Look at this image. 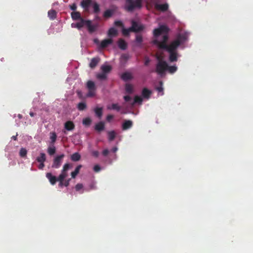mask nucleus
Returning <instances> with one entry per match:
<instances>
[{
  "mask_svg": "<svg viewBox=\"0 0 253 253\" xmlns=\"http://www.w3.org/2000/svg\"><path fill=\"white\" fill-rule=\"evenodd\" d=\"M168 36L165 35L163 36L162 41L155 40L153 43L157 45L160 49L166 50L169 53V61L170 62H176L179 56L177 49L181 42L185 40V36L179 34L176 40L170 42L169 44H167Z\"/></svg>",
  "mask_w": 253,
  "mask_h": 253,
  "instance_id": "1",
  "label": "nucleus"
},
{
  "mask_svg": "<svg viewBox=\"0 0 253 253\" xmlns=\"http://www.w3.org/2000/svg\"><path fill=\"white\" fill-rule=\"evenodd\" d=\"M137 2L135 0H126L125 9L128 12H132L136 9H140L142 5H137Z\"/></svg>",
  "mask_w": 253,
  "mask_h": 253,
  "instance_id": "2",
  "label": "nucleus"
},
{
  "mask_svg": "<svg viewBox=\"0 0 253 253\" xmlns=\"http://www.w3.org/2000/svg\"><path fill=\"white\" fill-rule=\"evenodd\" d=\"M159 62L156 65V72L159 75H162L167 70L168 65L165 61L160 59V57H157Z\"/></svg>",
  "mask_w": 253,
  "mask_h": 253,
  "instance_id": "3",
  "label": "nucleus"
},
{
  "mask_svg": "<svg viewBox=\"0 0 253 253\" xmlns=\"http://www.w3.org/2000/svg\"><path fill=\"white\" fill-rule=\"evenodd\" d=\"M86 87L88 90L86 95L87 97H91L95 95L96 87L94 83L92 81H88L86 83Z\"/></svg>",
  "mask_w": 253,
  "mask_h": 253,
  "instance_id": "4",
  "label": "nucleus"
},
{
  "mask_svg": "<svg viewBox=\"0 0 253 253\" xmlns=\"http://www.w3.org/2000/svg\"><path fill=\"white\" fill-rule=\"evenodd\" d=\"M131 26L130 27V30L132 32L138 33L142 31L145 27L143 25L139 23L138 22L132 20L131 21Z\"/></svg>",
  "mask_w": 253,
  "mask_h": 253,
  "instance_id": "5",
  "label": "nucleus"
},
{
  "mask_svg": "<svg viewBox=\"0 0 253 253\" xmlns=\"http://www.w3.org/2000/svg\"><path fill=\"white\" fill-rule=\"evenodd\" d=\"M169 29L165 25H161L158 28L155 29L153 31L154 36L156 38L162 34H166L168 32Z\"/></svg>",
  "mask_w": 253,
  "mask_h": 253,
  "instance_id": "6",
  "label": "nucleus"
},
{
  "mask_svg": "<svg viewBox=\"0 0 253 253\" xmlns=\"http://www.w3.org/2000/svg\"><path fill=\"white\" fill-rule=\"evenodd\" d=\"M65 157V155L62 154L61 155L57 156L53 160L52 168L55 169H58L61 165L62 160Z\"/></svg>",
  "mask_w": 253,
  "mask_h": 253,
  "instance_id": "7",
  "label": "nucleus"
},
{
  "mask_svg": "<svg viewBox=\"0 0 253 253\" xmlns=\"http://www.w3.org/2000/svg\"><path fill=\"white\" fill-rule=\"evenodd\" d=\"M72 166L70 164L66 163L64 164L61 170V172L58 177H59V179H64L68 176V170Z\"/></svg>",
  "mask_w": 253,
  "mask_h": 253,
  "instance_id": "8",
  "label": "nucleus"
},
{
  "mask_svg": "<svg viewBox=\"0 0 253 253\" xmlns=\"http://www.w3.org/2000/svg\"><path fill=\"white\" fill-rule=\"evenodd\" d=\"M113 42V40L111 38L105 39L101 41L99 45V47L101 49H104L112 44Z\"/></svg>",
  "mask_w": 253,
  "mask_h": 253,
  "instance_id": "9",
  "label": "nucleus"
},
{
  "mask_svg": "<svg viewBox=\"0 0 253 253\" xmlns=\"http://www.w3.org/2000/svg\"><path fill=\"white\" fill-rule=\"evenodd\" d=\"M80 21L77 23H72L71 25L72 27L77 28L78 29H80L83 27L84 25L86 26L87 20H84L83 18L79 20Z\"/></svg>",
  "mask_w": 253,
  "mask_h": 253,
  "instance_id": "10",
  "label": "nucleus"
},
{
  "mask_svg": "<svg viewBox=\"0 0 253 253\" xmlns=\"http://www.w3.org/2000/svg\"><path fill=\"white\" fill-rule=\"evenodd\" d=\"M92 3V0H83L81 2V6L86 11H88L90 5Z\"/></svg>",
  "mask_w": 253,
  "mask_h": 253,
  "instance_id": "11",
  "label": "nucleus"
},
{
  "mask_svg": "<svg viewBox=\"0 0 253 253\" xmlns=\"http://www.w3.org/2000/svg\"><path fill=\"white\" fill-rule=\"evenodd\" d=\"M87 24H86V27L87 28L88 31L90 33H92L94 32L98 27V25L97 24L95 25H92L91 24V21L89 20H87Z\"/></svg>",
  "mask_w": 253,
  "mask_h": 253,
  "instance_id": "12",
  "label": "nucleus"
},
{
  "mask_svg": "<svg viewBox=\"0 0 253 253\" xmlns=\"http://www.w3.org/2000/svg\"><path fill=\"white\" fill-rule=\"evenodd\" d=\"M46 177L48 179L50 183L52 185H55L57 181L58 177L53 175L50 172L46 173Z\"/></svg>",
  "mask_w": 253,
  "mask_h": 253,
  "instance_id": "13",
  "label": "nucleus"
},
{
  "mask_svg": "<svg viewBox=\"0 0 253 253\" xmlns=\"http://www.w3.org/2000/svg\"><path fill=\"white\" fill-rule=\"evenodd\" d=\"M155 8L161 11L165 12L169 8V5L168 3L164 4H158L156 3L155 4Z\"/></svg>",
  "mask_w": 253,
  "mask_h": 253,
  "instance_id": "14",
  "label": "nucleus"
},
{
  "mask_svg": "<svg viewBox=\"0 0 253 253\" xmlns=\"http://www.w3.org/2000/svg\"><path fill=\"white\" fill-rule=\"evenodd\" d=\"M75 126L72 121H68L64 124V128L68 131H71L75 129Z\"/></svg>",
  "mask_w": 253,
  "mask_h": 253,
  "instance_id": "15",
  "label": "nucleus"
},
{
  "mask_svg": "<svg viewBox=\"0 0 253 253\" xmlns=\"http://www.w3.org/2000/svg\"><path fill=\"white\" fill-rule=\"evenodd\" d=\"M133 125V123L130 120H125L122 124V129L124 130L130 128Z\"/></svg>",
  "mask_w": 253,
  "mask_h": 253,
  "instance_id": "16",
  "label": "nucleus"
},
{
  "mask_svg": "<svg viewBox=\"0 0 253 253\" xmlns=\"http://www.w3.org/2000/svg\"><path fill=\"white\" fill-rule=\"evenodd\" d=\"M152 94V91L147 88H144L142 90V96L143 98L149 99Z\"/></svg>",
  "mask_w": 253,
  "mask_h": 253,
  "instance_id": "17",
  "label": "nucleus"
},
{
  "mask_svg": "<svg viewBox=\"0 0 253 253\" xmlns=\"http://www.w3.org/2000/svg\"><path fill=\"white\" fill-rule=\"evenodd\" d=\"M100 58L98 57L92 58L89 63V67L92 69L94 68L98 64Z\"/></svg>",
  "mask_w": 253,
  "mask_h": 253,
  "instance_id": "18",
  "label": "nucleus"
},
{
  "mask_svg": "<svg viewBox=\"0 0 253 253\" xmlns=\"http://www.w3.org/2000/svg\"><path fill=\"white\" fill-rule=\"evenodd\" d=\"M118 44L119 47L122 50H125L127 48V43L122 39L118 40Z\"/></svg>",
  "mask_w": 253,
  "mask_h": 253,
  "instance_id": "19",
  "label": "nucleus"
},
{
  "mask_svg": "<svg viewBox=\"0 0 253 253\" xmlns=\"http://www.w3.org/2000/svg\"><path fill=\"white\" fill-rule=\"evenodd\" d=\"M121 78L124 81H127L131 80L133 77L130 73L125 72L122 74Z\"/></svg>",
  "mask_w": 253,
  "mask_h": 253,
  "instance_id": "20",
  "label": "nucleus"
},
{
  "mask_svg": "<svg viewBox=\"0 0 253 253\" xmlns=\"http://www.w3.org/2000/svg\"><path fill=\"white\" fill-rule=\"evenodd\" d=\"M118 35V31L114 28L112 27L109 29L108 32V36L110 38L115 37Z\"/></svg>",
  "mask_w": 253,
  "mask_h": 253,
  "instance_id": "21",
  "label": "nucleus"
},
{
  "mask_svg": "<svg viewBox=\"0 0 253 253\" xmlns=\"http://www.w3.org/2000/svg\"><path fill=\"white\" fill-rule=\"evenodd\" d=\"M101 70L102 72L107 75L112 70V67L110 65H103L101 67Z\"/></svg>",
  "mask_w": 253,
  "mask_h": 253,
  "instance_id": "22",
  "label": "nucleus"
},
{
  "mask_svg": "<svg viewBox=\"0 0 253 253\" xmlns=\"http://www.w3.org/2000/svg\"><path fill=\"white\" fill-rule=\"evenodd\" d=\"M105 124L103 122H100L95 126V129L98 131H101L104 129Z\"/></svg>",
  "mask_w": 253,
  "mask_h": 253,
  "instance_id": "23",
  "label": "nucleus"
},
{
  "mask_svg": "<svg viewBox=\"0 0 253 253\" xmlns=\"http://www.w3.org/2000/svg\"><path fill=\"white\" fill-rule=\"evenodd\" d=\"M71 17L74 20H80L83 18L81 17V13L78 11H74L71 13Z\"/></svg>",
  "mask_w": 253,
  "mask_h": 253,
  "instance_id": "24",
  "label": "nucleus"
},
{
  "mask_svg": "<svg viewBox=\"0 0 253 253\" xmlns=\"http://www.w3.org/2000/svg\"><path fill=\"white\" fill-rule=\"evenodd\" d=\"M94 111L96 116L100 119L103 114V108L102 107H96L94 109Z\"/></svg>",
  "mask_w": 253,
  "mask_h": 253,
  "instance_id": "25",
  "label": "nucleus"
},
{
  "mask_svg": "<svg viewBox=\"0 0 253 253\" xmlns=\"http://www.w3.org/2000/svg\"><path fill=\"white\" fill-rule=\"evenodd\" d=\"M82 165H80L79 166H78L75 170L74 171H72L71 172V176H72V178H75L76 176L77 175V174L79 173L80 172V169H81L82 168Z\"/></svg>",
  "mask_w": 253,
  "mask_h": 253,
  "instance_id": "26",
  "label": "nucleus"
},
{
  "mask_svg": "<svg viewBox=\"0 0 253 253\" xmlns=\"http://www.w3.org/2000/svg\"><path fill=\"white\" fill-rule=\"evenodd\" d=\"M142 102V98L139 96H135L134 97V100L130 103L131 105H134L135 103L141 104Z\"/></svg>",
  "mask_w": 253,
  "mask_h": 253,
  "instance_id": "27",
  "label": "nucleus"
},
{
  "mask_svg": "<svg viewBox=\"0 0 253 253\" xmlns=\"http://www.w3.org/2000/svg\"><path fill=\"white\" fill-rule=\"evenodd\" d=\"M81 155L79 153H75L71 156V159L74 162H77L80 160Z\"/></svg>",
  "mask_w": 253,
  "mask_h": 253,
  "instance_id": "28",
  "label": "nucleus"
},
{
  "mask_svg": "<svg viewBox=\"0 0 253 253\" xmlns=\"http://www.w3.org/2000/svg\"><path fill=\"white\" fill-rule=\"evenodd\" d=\"M143 42V38L141 35H136L135 42L137 43L138 46H140Z\"/></svg>",
  "mask_w": 253,
  "mask_h": 253,
  "instance_id": "29",
  "label": "nucleus"
},
{
  "mask_svg": "<svg viewBox=\"0 0 253 253\" xmlns=\"http://www.w3.org/2000/svg\"><path fill=\"white\" fill-rule=\"evenodd\" d=\"M48 16L50 19L53 20L56 17V12L53 9L50 10L48 12Z\"/></svg>",
  "mask_w": 253,
  "mask_h": 253,
  "instance_id": "30",
  "label": "nucleus"
},
{
  "mask_svg": "<svg viewBox=\"0 0 253 253\" xmlns=\"http://www.w3.org/2000/svg\"><path fill=\"white\" fill-rule=\"evenodd\" d=\"M113 13V10L111 9H107L104 12L103 16L106 18H110L112 16Z\"/></svg>",
  "mask_w": 253,
  "mask_h": 253,
  "instance_id": "31",
  "label": "nucleus"
},
{
  "mask_svg": "<svg viewBox=\"0 0 253 253\" xmlns=\"http://www.w3.org/2000/svg\"><path fill=\"white\" fill-rule=\"evenodd\" d=\"M92 6L93 8V12L95 14H97L100 12V7L99 4L96 2H93L92 3Z\"/></svg>",
  "mask_w": 253,
  "mask_h": 253,
  "instance_id": "32",
  "label": "nucleus"
},
{
  "mask_svg": "<svg viewBox=\"0 0 253 253\" xmlns=\"http://www.w3.org/2000/svg\"><path fill=\"white\" fill-rule=\"evenodd\" d=\"M108 135L109 140L112 141L115 139L116 134L115 131L112 130L108 132Z\"/></svg>",
  "mask_w": 253,
  "mask_h": 253,
  "instance_id": "33",
  "label": "nucleus"
},
{
  "mask_svg": "<svg viewBox=\"0 0 253 253\" xmlns=\"http://www.w3.org/2000/svg\"><path fill=\"white\" fill-rule=\"evenodd\" d=\"M46 160V156L45 154L43 153H41L40 154V156L39 157H38L36 159V160L38 162H44V161Z\"/></svg>",
  "mask_w": 253,
  "mask_h": 253,
  "instance_id": "34",
  "label": "nucleus"
},
{
  "mask_svg": "<svg viewBox=\"0 0 253 253\" xmlns=\"http://www.w3.org/2000/svg\"><path fill=\"white\" fill-rule=\"evenodd\" d=\"M96 78L101 80H105L107 78V75L102 72L100 73H98L96 75Z\"/></svg>",
  "mask_w": 253,
  "mask_h": 253,
  "instance_id": "35",
  "label": "nucleus"
},
{
  "mask_svg": "<svg viewBox=\"0 0 253 253\" xmlns=\"http://www.w3.org/2000/svg\"><path fill=\"white\" fill-rule=\"evenodd\" d=\"M77 108L80 111H83L86 108V104L85 102H80L78 104Z\"/></svg>",
  "mask_w": 253,
  "mask_h": 253,
  "instance_id": "36",
  "label": "nucleus"
},
{
  "mask_svg": "<svg viewBox=\"0 0 253 253\" xmlns=\"http://www.w3.org/2000/svg\"><path fill=\"white\" fill-rule=\"evenodd\" d=\"M50 139L51 140V143L54 144L57 139V135L55 132H50Z\"/></svg>",
  "mask_w": 253,
  "mask_h": 253,
  "instance_id": "37",
  "label": "nucleus"
},
{
  "mask_svg": "<svg viewBox=\"0 0 253 253\" xmlns=\"http://www.w3.org/2000/svg\"><path fill=\"white\" fill-rule=\"evenodd\" d=\"M126 91L128 93H131L133 92V86L131 84H126L125 86Z\"/></svg>",
  "mask_w": 253,
  "mask_h": 253,
  "instance_id": "38",
  "label": "nucleus"
},
{
  "mask_svg": "<svg viewBox=\"0 0 253 253\" xmlns=\"http://www.w3.org/2000/svg\"><path fill=\"white\" fill-rule=\"evenodd\" d=\"M107 108L108 109H113L118 111H119L121 109V107L118 105V104L115 103L112 104L111 107L108 106Z\"/></svg>",
  "mask_w": 253,
  "mask_h": 253,
  "instance_id": "39",
  "label": "nucleus"
},
{
  "mask_svg": "<svg viewBox=\"0 0 253 253\" xmlns=\"http://www.w3.org/2000/svg\"><path fill=\"white\" fill-rule=\"evenodd\" d=\"M177 68L176 66H171L168 67L167 70L170 74H173L177 71Z\"/></svg>",
  "mask_w": 253,
  "mask_h": 253,
  "instance_id": "40",
  "label": "nucleus"
},
{
  "mask_svg": "<svg viewBox=\"0 0 253 253\" xmlns=\"http://www.w3.org/2000/svg\"><path fill=\"white\" fill-rule=\"evenodd\" d=\"M27 153V151L25 148H22L20 150L19 155L21 157L24 158L26 156Z\"/></svg>",
  "mask_w": 253,
  "mask_h": 253,
  "instance_id": "41",
  "label": "nucleus"
},
{
  "mask_svg": "<svg viewBox=\"0 0 253 253\" xmlns=\"http://www.w3.org/2000/svg\"><path fill=\"white\" fill-rule=\"evenodd\" d=\"M130 32H132L130 30V27L128 29L123 28L122 29V33L125 36H128Z\"/></svg>",
  "mask_w": 253,
  "mask_h": 253,
  "instance_id": "42",
  "label": "nucleus"
},
{
  "mask_svg": "<svg viewBox=\"0 0 253 253\" xmlns=\"http://www.w3.org/2000/svg\"><path fill=\"white\" fill-rule=\"evenodd\" d=\"M91 120L89 118H86L83 120V123L85 126H89L91 124Z\"/></svg>",
  "mask_w": 253,
  "mask_h": 253,
  "instance_id": "43",
  "label": "nucleus"
},
{
  "mask_svg": "<svg viewBox=\"0 0 253 253\" xmlns=\"http://www.w3.org/2000/svg\"><path fill=\"white\" fill-rule=\"evenodd\" d=\"M55 148L54 147H49L47 150V152L50 155H52L55 153Z\"/></svg>",
  "mask_w": 253,
  "mask_h": 253,
  "instance_id": "44",
  "label": "nucleus"
},
{
  "mask_svg": "<svg viewBox=\"0 0 253 253\" xmlns=\"http://www.w3.org/2000/svg\"><path fill=\"white\" fill-rule=\"evenodd\" d=\"M124 99L126 102H129L130 104L131 102L133 101L131 97L129 95H126L124 97Z\"/></svg>",
  "mask_w": 253,
  "mask_h": 253,
  "instance_id": "45",
  "label": "nucleus"
},
{
  "mask_svg": "<svg viewBox=\"0 0 253 253\" xmlns=\"http://www.w3.org/2000/svg\"><path fill=\"white\" fill-rule=\"evenodd\" d=\"M114 25L116 26L124 27L123 23L120 20L115 21L114 22Z\"/></svg>",
  "mask_w": 253,
  "mask_h": 253,
  "instance_id": "46",
  "label": "nucleus"
},
{
  "mask_svg": "<svg viewBox=\"0 0 253 253\" xmlns=\"http://www.w3.org/2000/svg\"><path fill=\"white\" fill-rule=\"evenodd\" d=\"M159 83H160V86H158V87H156V90L159 92H163V87H162L163 83H162V81H160Z\"/></svg>",
  "mask_w": 253,
  "mask_h": 253,
  "instance_id": "47",
  "label": "nucleus"
},
{
  "mask_svg": "<svg viewBox=\"0 0 253 253\" xmlns=\"http://www.w3.org/2000/svg\"><path fill=\"white\" fill-rule=\"evenodd\" d=\"M83 188V185L82 184L78 183L75 186L76 190L78 191H80Z\"/></svg>",
  "mask_w": 253,
  "mask_h": 253,
  "instance_id": "48",
  "label": "nucleus"
},
{
  "mask_svg": "<svg viewBox=\"0 0 253 253\" xmlns=\"http://www.w3.org/2000/svg\"><path fill=\"white\" fill-rule=\"evenodd\" d=\"M64 179H59V177H58L57 181H59L58 185L59 187H62L63 186H64Z\"/></svg>",
  "mask_w": 253,
  "mask_h": 253,
  "instance_id": "49",
  "label": "nucleus"
},
{
  "mask_svg": "<svg viewBox=\"0 0 253 253\" xmlns=\"http://www.w3.org/2000/svg\"><path fill=\"white\" fill-rule=\"evenodd\" d=\"M93 170L95 172H99L100 170V167L98 165L94 166Z\"/></svg>",
  "mask_w": 253,
  "mask_h": 253,
  "instance_id": "50",
  "label": "nucleus"
},
{
  "mask_svg": "<svg viewBox=\"0 0 253 253\" xmlns=\"http://www.w3.org/2000/svg\"><path fill=\"white\" fill-rule=\"evenodd\" d=\"M70 8L72 10H76L77 9V5L76 3H73L72 5H70Z\"/></svg>",
  "mask_w": 253,
  "mask_h": 253,
  "instance_id": "51",
  "label": "nucleus"
},
{
  "mask_svg": "<svg viewBox=\"0 0 253 253\" xmlns=\"http://www.w3.org/2000/svg\"><path fill=\"white\" fill-rule=\"evenodd\" d=\"M113 118L114 116L112 115H108L106 117V120L108 122H110Z\"/></svg>",
  "mask_w": 253,
  "mask_h": 253,
  "instance_id": "52",
  "label": "nucleus"
},
{
  "mask_svg": "<svg viewBox=\"0 0 253 253\" xmlns=\"http://www.w3.org/2000/svg\"><path fill=\"white\" fill-rule=\"evenodd\" d=\"M109 150L107 149H106L102 151V155L104 156H106L109 154Z\"/></svg>",
  "mask_w": 253,
  "mask_h": 253,
  "instance_id": "53",
  "label": "nucleus"
},
{
  "mask_svg": "<svg viewBox=\"0 0 253 253\" xmlns=\"http://www.w3.org/2000/svg\"><path fill=\"white\" fill-rule=\"evenodd\" d=\"M40 164L39 166V169H42L44 167V162H40Z\"/></svg>",
  "mask_w": 253,
  "mask_h": 253,
  "instance_id": "54",
  "label": "nucleus"
},
{
  "mask_svg": "<svg viewBox=\"0 0 253 253\" xmlns=\"http://www.w3.org/2000/svg\"><path fill=\"white\" fill-rule=\"evenodd\" d=\"M92 155L95 157H97L99 155V152L97 151H94L92 152Z\"/></svg>",
  "mask_w": 253,
  "mask_h": 253,
  "instance_id": "55",
  "label": "nucleus"
},
{
  "mask_svg": "<svg viewBox=\"0 0 253 253\" xmlns=\"http://www.w3.org/2000/svg\"><path fill=\"white\" fill-rule=\"evenodd\" d=\"M149 62H150V59L148 58H146L145 62H144L145 65L147 66L149 64Z\"/></svg>",
  "mask_w": 253,
  "mask_h": 253,
  "instance_id": "56",
  "label": "nucleus"
},
{
  "mask_svg": "<svg viewBox=\"0 0 253 253\" xmlns=\"http://www.w3.org/2000/svg\"><path fill=\"white\" fill-rule=\"evenodd\" d=\"M93 42L96 44H100V43L98 39H94L93 40Z\"/></svg>",
  "mask_w": 253,
  "mask_h": 253,
  "instance_id": "57",
  "label": "nucleus"
},
{
  "mask_svg": "<svg viewBox=\"0 0 253 253\" xmlns=\"http://www.w3.org/2000/svg\"><path fill=\"white\" fill-rule=\"evenodd\" d=\"M64 186L68 187L70 183L68 181H66L65 179L64 180Z\"/></svg>",
  "mask_w": 253,
  "mask_h": 253,
  "instance_id": "58",
  "label": "nucleus"
},
{
  "mask_svg": "<svg viewBox=\"0 0 253 253\" xmlns=\"http://www.w3.org/2000/svg\"><path fill=\"white\" fill-rule=\"evenodd\" d=\"M135 1H136L137 2V5H142V0H135Z\"/></svg>",
  "mask_w": 253,
  "mask_h": 253,
  "instance_id": "59",
  "label": "nucleus"
},
{
  "mask_svg": "<svg viewBox=\"0 0 253 253\" xmlns=\"http://www.w3.org/2000/svg\"><path fill=\"white\" fill-rule=\"evenodd\" d=\"M118 150V148L116 147H113L112 149V151L115 153Z\"/></svg>",
  "mask_w": 253,
  "mask_h": 253,
  "instance_id": "60",
  "label": "nucleus"
},
{
  "mask_svg": "<svg viewBox=\"0 0 253 253\" xmlns=\"http://www.w3.org/2000/svg\"><path fill=\"white\" fill-rule=\"evenodd\" d=\"M17 135H15V136H12L11 138L14 140H17Z\"/></svg>",
  "mask_w": 253,
  "mask_h": 253,
  "instance_id": "61",
  "label": "nucleus"
},
{
  "mask_svg": "<svg viewBox=\"0 0 253 253\" xmlns=\"http://www.w3.org/2000/svg\"><path fill=\"white\" fill-rule=\"evenodd\" d=\"M30 115L31 117H34L35 115V113L32 112H30Z\"/></svg>",
  "mask_w": 253,
  "mask_h": 253,
  "instance_id": "62",
  "label": "nucleus"
},
{
  "mask_svg": "<svg viewBox=\"0 0 253 253\" xmlns=\"http://www.w3.org/2000/svg\"><path fill=\"white\" fill-rule=\"evenodd\" d=\"M18 117L19 118V119H21L22 118V115H21V114H18Z\"/></svg>",
  "mask_w": 253,
  "mask_h": 253,
  "instance_id": "63",
  "label": "nucleus"
},
{
  "mask_svg": "<svg viewBox=\"0 0 253 253\" xmlns=\"http://www.w3.org/2000/svg\"><path fill=\"white\" fill-rule=\"evenodd\" d=\"M65 180L70 183V182L71 181V178H68V179H65Z\"/></svg>",
  "mask_w": 253,
  "mask_h": 253,
  "instance_id": "64",
  "label": "nucleus"
}]
</instances>
